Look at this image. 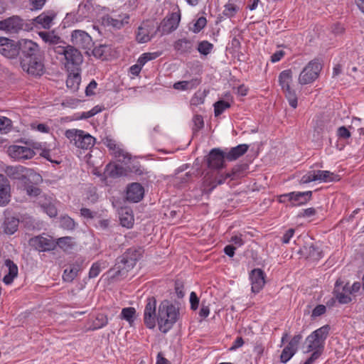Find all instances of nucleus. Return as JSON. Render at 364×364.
Instances as JSON below:
<instances>
[{
    "label": "nucleus",
    "mask_w": 364,
    "mask_h": 364,
    "mask_svg": "<svg viewBox=\"0 0 364 364\" xmlns=\"http://www.w3.org/2000/svg\"><path fill=\"white\" fill-rule=\"evenodd\" d=\"M230 107V104L228 102L224 100H219L214 104V114L215 117H218L222 114L225 109Z\"/></svg>",
    "instance_id": "nucleus-46"
},
{
    "label": "nucleus",
    "mask_w": 364,
    "mask_h": 364,
    "mask_svg": "<svg viewBox=\"0 0 364 364\" xmlns=\"http://www.w3.org/2000/svg\"><path fill=\"white\" fill-rule=\"evenodd\" d=\"M39 154L41 156L43 157L51 163L57 164H60V161L55 159V156L52 153L49 145L46 149L43 150V152H40Z\"/></svg>",
    "instance_id": "nucleus-49"
},
{
    "label": "nucleus",
    "mask_w": 364,
    "mask_h": 364,
    "mask_svg": "<svg viewBox=\"0 0 364 364\" xmlns=\"http://www.w3.org/2000/svg\"><path fill=\"white\" fill-rule=\"evenodd\" d=\"M232 0H229L228 2L224 6V10L223 11V16L226 18H232L235 16L237 12L239 11V7L234 4L231 3Z\"/></svg>",
    "instance_id": "nucleus-44"
},
{
    "label": "nucleus",
    "mask_w": 364,
    "mask_h": 364,
    "mask_svg": "<svg viewBox=\"0 0 364 364\" xmlns=\"http://www.w3.org/2000/svg\"><path fill=\"white\" fill-rule=\"evenodd\" d=\"M18 45L13 40L0 37V53L8 58H14L18 55Z\"/></svg>",
    "instance_id": "nucleus-19"
},
{
    "label": "nucleus",
    "mask_w": 364,
    "mask_h": 364,
    "mask_svg": "<svg viewBox=\"0 0 364 364\" xmlns=\"http://www.w3.org/2000/svg\"><path fill=\"white\" fill-rule=\"evenodd\" d=\"M330 326L326 324L311 333L305 340L306 350L304 353H310L320 358L324 351L326 340L330 331Z\"/></svg>",
    "instance_id": "nucleus-3"
},
{
    "label": "nucleus",
    "mask_w": 364,
    "mask_h": 364,
    "mask_svg": "<svg viewBox=\"0 0 364 364\" xmlns=\"http://www.w3.org/2000/svg\"><path fill=\"white\" fill-rule=\"evenodd\" d=\"M173 49L182 56H189L194 51L193 41L186 38H179L173 43Z\"/></svg>",
    "instance_id": "nucleus-22"
},
{
    "label": "nucleus",
    "mask_w": 364,
    "mask_h": 364,
    "mask_svg": "<svg viewBox=\"0 0 364 364\" xmlns=\"http://www.w3.org/2000/svg\"><path fill=\"white\" fill-rule=\"evenodd\" d=\"M240 171V167L235 166L232 169L231 171L220 174L218 177H216L213 181L210 182V188L208 190L204 187L203 192L210 193L214 188L217 187V186L224 183L228 178H230L231 180L236 179L239 176Z\"/></svg>",
    "instance_id": "nucleus-20"
},
{
    "label": "nucleus",
    "mask_w": 364,
    "mask_h": 364,
    "mask_svg": "<svg viewBox=\"0 0 364 364\" xmlns=\"http://www.w3.org/2000/svg\"><path fill=\"white\" fill-rule=\"evenodd\" d=\"M23 189L26 191L27 195L31 197L38 196L41 194V189L34 186L33 183L27 186H25Z\"/></svg>",
    "instance_id": "nucleus-57"
},
{
    "label": "nucleus",
    "mask_w": 364,
    "mask_h": 364,
    "mask_svg": "<svg viewBox=\"0 0 364 364\" xmlns=\"http://www.w3.org/2000/svg\"><path fill=\"white\" fill-rule=\"evenodd\" d=\"M22 21L18 16H12L0 21V29L15 33L22 28Z\"/></svg>",
    "instance_id": "nucleus-27"
},
{
    "label": "nucleus",
    "mask_w": 364,
    "mask_h": 364,
    "mask_svg": "<svg viewBox=\"0 0 364 364\" xmlns=\"http://www.w3.org/2000/svg\"><path fill=\"white\" fill-rule=\"evenodd\" d=\"M160 55L159 52L144 53L139 57L136 63L143 68L146 63L157 58Z\"/></svg>",
    "instance_id": "nucleus-43"
},
{
    "label": "nucleus",
    "mask_w": 364,
    "mask_h": 364,
    "mask_svg": "<svg viewBox=\"0 0 364 364\" xmlns=\"http://www.w3.org/2000/svg\"><path fill=\"white\" fill-rule=\"evenodd\" d=\"M205 95L200 92H196L191 99V104L192 105L198 106L204 102Z\"/></svg>",
    "instance_id": "nucleus-52"
},
{
    "label": "nucleus",
    "mask_w": 364,
    "mask_h": 364,
    "mask_svg": "<svg viewBox=\"0 0 364 364\" xmlns=\"http://www.w3.org/2000/svg\"><path fill=\"white\" fill-rule=\"evenodd\" d=\"M156 299L154 296H149L146 299L144 310V322L148 328L153 329L156 326Z\"/></svg>",
    "instance_id": "nucleus-10"
},
{
    "label": "nucleus",
    "mask_w": 364,
    "mask_h": 364,
    "mask_svg": "<svg viewBox=\"0 0 364 364\" xmlns=\"http://www.w3.org/2000/svg\"><path fill=\"white\" fill-rule=\"evenodd\" d=\"M30 245L39 252H48L55 248V242L50 236L38 235L31 238Z\"/></svg>",
    "instance_id": "nucleus-16"
},
{
    "label": "nucleus",
    "mask_w": 364,
    "mask_h": 364,
    "mask_svg": "<svg viewBox=\"0 0 364 364\" xmlns=\"http://www.w3.org/2000/svg\"><path fill=\"white\" fill-rule=\"evenodd\" d=\"M55 17L53 11H45L33 19V23L37 28L49 29Z\"/></svg>",
    "instance_id": "nucleus-29"
},
{
    "label": "nucleus",
    "mask_w": 364,
    "mask_h": 364,
    "mask_svg": "<svg viewBox=\"0 0 364 364\" xmlns=\"http://www.w3.org/2000/svg\"><path fill=\"white\" fill-rule=\"evenodd\" d=\"M4 266L7 269V272L3 278V282L6 285H10L13 283L14 279L17 277L18 269L17 265L10 259L5 260Z\"/></svg>",
    "instance_id": "nucleus-30"
},
{
    "label": "nucleus",
    "mask_w": 364,
    "mask_h": 364,
    "mask_svg": "<svg viewBox=\"0 0 364 364\" xmlns=\"http://www.w3.org/2000/svg\"><path fill=\"white\" fill-rule=\"evenodd\" d=\"M57 52L65 56V67L68 72L80 71V66L83 61L81 53L76 48L72 46L60 47Z\"/></svg>",
    "instance_id": "nucleus-4"
},
{
    "label": "nucleus",
    "mask_w": 364,
    "mask_h": 364,
    "mask_svg": "<svg viewBox=\"0 0 364 364\" xmlns=\"http://www.w3.org/2000/svg\"><path fill=\"white\" fill-rule=\"evenodd\" d=\"M129 18L128 14L112 12L104 18V21L107 26L119 30L129 24Z\"/></svg>",
    "instance_id": "nucleus-13"
},
{
    "label": "nucleus",
    "mask_w": 364,
    "mask_h": 364,
    "mask_svg": "<svg viewBox=\"0 0 364 364\" xmlns=\"http://www.w3.org/2000/svg\"><path fill=\"white\" fill-rule=\"evenodd\" d=\"M65 136L70 140V143H73L78 149L87 150L95 144V139L83 130L67 129Z\"/></svg>",
    "instance_id": "nucleus-5"
},
{
    "label": "nucleus",
    "mask_w": 364,
    "mask_h": 364,
    "mask_svg": "<svg viewBox=\"0 0 364 364\" xmlns=\"http://www.w3.org/2000/svg\"><path fill=\"white\" fill-rule=\"evenodd\" d=\"M213 48V45L208 41H202L198 43L197 50L203 55H207L211 53Z\"/></svg>",
    "instance_id": "nucleus-45"
},
{
    "label": "nucleus",
    "mask_w": 364,
    "mask_h": 364,
    "mask_svg": "<svg viewBox=\"0 0 364 364\" xmlns=\"http://www.w3.org/2000/svg\"><path fill=\"white\" fill-rule=\"evenodd\" d=\"M22 70L28 75L34 77H41L46 72L44 58L43 54L32 58L20 61Z\"/></svg>",
    "instance_id": "nucleus-7"
},
{
    "label": "nucleus",
    "mask_w": 364,
    "mask_h": 364,
    "mask_svg": "<svg viewBox=\"0 0 364 364\" xmlns=\"http://www.w3.org/2000/svg\"><path fill=\"white\" fill-rule=\"evenodd\" d=\"M71 41L74 46L83 50H90L92 44L90 36L82 30H75L72 32Z\"/></svg>",
    "instance_id": "nucleus-14"
},
{
    "label": "nucleus",
    "mask_w": 364,
    "mask_h": 364,
    "mask_svg": "<svg viewBox=\"0 0 364 364\" xmlns=\"http://www.w3.org/2000/svg\"><path fill=\"white\" fill-rule=\"evenodd\" d=\"M207 23V20L205 17H199L193 24V28H192V31L195 33H199Z\"/></svg>",
    "instance_id": "nucleus-51"
},
{
    "label": "nucleus",
    "mask_w": 364,
    "mask_h": 364,
    "mask_svg": "<svg viewBox=\"0 0 364 364\" xmlns=\"http://www.w3.org/2000/svg\"><path fill=\"white\" fill-rule=\"evenodd\" d=\"M38 36L45 42L49 44H58L60 41V38L55 35L54 32L41 31Z\"/></svg>",
    "instance_id": "nucleus-42"
},
{
    "label": "nucleus",
    "mask_w": 364,
    "mask_h": 364,
    "mask_svg": "<svg viewBox=\"0 0 364 364\" xmlns=\"http://www.w3.org/2000/svg\"><path fill=\"white\" fill-rule=\"evenodd\" d=\"M26 167L23 166H8L5 168V173L8 177L13 180H19L23 178V173L26 170Z\"/></svg>",
    "instance_id": "nucleus-34"
},
{
    "label": "nucleus",
    "mask_w": 364,
    "mask_h": 364,
    "mask_svg": "<svg viewBox=\"0 0 364 364\" xmlns=\"http://www.w3.org/2000/svg\"><path fill=\"white\" fill-rule=\"evenodd\" d=\"M309 255L311 259L318 260L322 257V252L318 247L311 245L309 247Z\"/></svg>",
    "instance_id": "nucleus-55"
},
{
    "label": "nucleus",
    "mask_w": 364,
    "mask_h": 364,
    "mask_svg": "<svg viewBox=\"0 0 364 364\" xmlns=\"http://www.w3.org/2000/svg\"><path fill=\"white\" fill-rule=\"evenodd\" d=\"M251 282V290L253 293H259L265 284V274L261 269L257 268L251 271L250 274Z\"/></svg>",
    "instance_id": "nucleus-21"
},
{
    "label": "nucleus",
    "mask_w": 364,
    "mask_h": 364,
    "mask_svg": "<svg viewBox=\"0 0 364 364\" xmlns=\"http://www.w3.org/2000/svg\"><path fill=\"white\" fill-rule=\"evenodd\" d=\"M23 176L22 177L23 178L19 179L18 181H21L23 188H25V186H27L30 185L31 183H32L31 178H33V179L35 178H37L38 180L41 178L40 175L36 174V172L33 169L28 168H26V170L25 171V173H23Z\"/></svg>",
    "instance_id": "nucleus-41"
},
{
    "label": "nucleus",
    "mask_w": 364,
    "mask_h": 364,
    "mask_svg": "<svg viewBox=\"0 0 364 364\" xmlns=\"http://www.w3.org/2000/svg\"><path fill=\"white\" fill-rule=\"evenodd\" d=\"M226 154L218 148L213 149L207 159L208 166L211 169H221L225 166Z\"/></svg>",
    "instance_id": "nucleus-18"
},
{
    "label": "nucleus",
    "mask_w": 364,
    "mask_h": 364,
    "mask_svg": "<svg viewBox=\"0 0 364 364\" xmlns=\"http://www.w3.org/2000/svg\"><path fill=\"white\" fill-rule=\"evenodd\" d=\"M190 304L191 309L193 311H196L198 308L199 305V298L198 297L196 292L192 291L190 294Z\"/></svg>",
    "instance_id": "nucleus-63"
},
{
    "label": "nucleus",
    "mask_w": 364,
    "mask_h": 364,
    "mask_svg": "<svg viewBox=\"0 0 364 364\" xmlns=\"http://www.w3.org/2000/svg\"><path fill=\"white\" fill-rule=\"evenodd\" d=\"M279 84L285 94L289 105L295 109L297 107L298 98L296 91L290 86L292 82V72L290 69L282 71L278 77Z\"/></svg>",
    "instance_id": "nucleus-6"
},
{
    "label": "nucleus",
    "mask_w": 364,
    "mask_h": 364,
    "mask_svg": "<svg viewBox=\"0 0 364 364\" xmlns=\"http://www.w3.org/2000/svg\"><path fill=\"white\" fill-rule=\"evenodd\" d=\"M326 311V307L325 305L318 304L315 306L312 311L311 317L316 318L324 314Z\"/></svg>",
    "instance_id": "nucleus-62"
},
{
    "label": "nucleus",
    "mask_w": 364,
    "mask_h": 364,
    "mask_svg": "<svg viewBox=\"0 0 364 364\" xmlns=\"http://www.w3.org/2000/svg\"><path fill=\"white\" fill-rule=\"evenodd\" d=\"M315 173L316 181L330 183L339 180V177L337 174L329 171L318 170L315 171Z\"/></svg>",
    "instance_id": "nucleus-36"
},
{
    "label": "nucleus",
    "mask_w": 364,
    "mask_h": 364,
    "mask_svg": "<svg viewBox=\"0 0 364 364\" xmlns=\"http://www.w3.org/2000/svg\"><path fill=\"white\" fill-rule=\"evenodd\" d=\"M119 214L120 224L127 228H132L134 220L132 210L127 208H122Z\"/></svg>",
    "instance_id": "nucleus-33"
},
{
    "label": "nucleus",
    "mask_w": 364,
    "mask_h": 364,
    "mask_svg": "<svg viewBox=\"0 0 364 364\" xmlns=\"http://www.w3.org/2000/svg\"><path fill=\"white\" fill-rule=\"evenodd\" d=\"M312 191H294L288 193L285 197L290 198L291 206H300L307 203L311 198Z\"/></svg>",
    "instance_id": "nucleus-26"
},
{
    "label": "nucleus",
    "mask_w": 364,
    "mask_h": 364,
    "mask_svg": "<svg viewBox=\"0 0 364 364\" xmlns=\"http://www.w3.org/2000/svg\"><path fill=\"white\" fill-rule=\"evenodd\" d=\"M20 61L42 55L38 45L31 40L22 39L18 42Z\"/></svg>",
    "instance_id": "nucleus-9"
},
{
    "label": "nucleus",
    "mask_w": 364,
    "mask_h": 364,
    "mask_svg": "<svg viewBox=\"0 0 364 364\" xmlns=\"http://www.w3.org/2000/svg\"><path fill=\"white\" fill-rule=\"evenodd\" d=\"M113 154L115 158L118 159L119 161H124L125 160H130L131 157L129 154L124 151L119 146H117L115 150H113Z\"/></svg>",
    "instance_id": "nucleus-50"
},
{
    "label": "nucleus",
    "mask_w": 364,
    "mask_h": 364,
    "mask_svg": "<svg viewBox=\"0 0 364 364\" xmlns=\"http://www.w3.org/2000/svg\"><path fill=\"white\" fill-rule=\"evenodd\" d=\"M141 256L140 248L131 247L117 259L114 266L109 269L110 277L119 279L127 276V272L133 269Z\"/></svg>",
    "instance_id": "nucleus-1"
},
{
    "label": "nucleus",
    "mask_w": 364,
    "mask_h": 364,
    "mask_svg": "<svg viewBox=\"0 0 364 364\" xmlns=\"http://www.w3.org/2000/svg\"><path fill=\"white\" fill-rule=\"evenodd\" d=\"M83 260L77 259L70 263L63 271V280L65 282H72L82 269Z\"/></svg>",
    "instance_id": "nucleus-23"
},
{
    "label": "nucleus",
    "mask_w": 364,
    "mask_h": 364,
    "mask_svg": "<svg viewBox=\"0 0 364 364\" xmlns=\"http://www.w3.org/2000/svg\"><path fill=\"white\" fill-rule=\"evenodd\" d=\"M12 121L4 116H0V133L6 134L11 130Z\"/></svg>",
    "instance_id": "nucleus-47"
},
{
    "label": "nucleus",
    "mask_w": 364,
    "mask_h": 364,
    "mask_svg": "<svg viewBox=\"0 0 364 364\" xmlns=\"http://www.w3.org/2000/svg\"><path fill=\"white\" fill-rule=\"evenodd\" d=\"M101 272V263L99 262L92 264L89 270V278L92 279L97 277Z\"/></svg>",
    "instance_id": "nucleus-54"
},
{
    "label": "nucleus",
    "mask_w": 364,
    "mask_h": 364,
    "mask_svg": "<svg viewBox=\"0 0 364 364\" xmlns=\"http://www.w3.org/2000/svg\"><path fill=\"white\" fill-rule=\"evenodd\" d=\"M9 155L16 160H26L32 159L36 152L30 147L18 145H12L8 148Z\"/></svg>",
    "instance_id": "nucleus-15"
},
{
    "label": "nucleus",
    "mask_w": 364,
    "mask_h": 364,
    "mask_svg": "<svg viewBox=\"0 0 364 364\" xmlns=\"http://www.w3.org/2000/svg\"><path fill=\"white\" fill-rule=\"evenodd\" d=\"M136 316V309L134 307H126L122 309L120 318L127 321L130 326L134 323Z\"/></svg>",
    "instance_id": "nucleus-39"
},
{
    "label": "nucleus",
    "mask_w": 364,
    "mask_h": 364,
    "mask_svg": "<svg viewBox=\"0 0 364 364\" xmlns=\"http://www.w3.org/2000/svg\"><path fill=\"white\" fill-rule=\"evenodd\" d=\"M11 197L10 183L6 176L0 174V206L8 205Z\"/></svg>",
    "instance_id": "nucleus-25"
},
{
    "label": "nucleus",
    "mask_w": 364,
    "mask_h": 364,
    "mask_svg": "<svg viewBox=\"0 0 364 364\" xmlns=\"http://www.w3.org/2000/svg\"><path fill=\"white\" fill-rule=\"evenodd\" d=\"M193 132H198L204 126L203 118L201 115L196 114L193 117Z\"/></svg>",
    "instance_id": "nucleus-56"
},
{
    "label": "nucleus",
    "mask_w": 364,
    "mask_h": 364,
    "mask_svg": "<svg viewBox=\"0 0 364 364\" xmlns=\"http://www.w3.org/2000/svg\"><path fill=\"white\" fill-rule=\"evenodd\" d=\"M313 181H316L315 170L307 172L301 178V183H309Z\"/></svg>",
    "instance_id": "nucleus-60"
},
{
    "label": "nucleus",
    "mask_w": 364,
    "mask_h": 364,
    "mask_svg": "<svg viewBox=\"0 0 364 364\" xmlns=\"http://www.w3.org/2000/svg\"><path fill=\"white\" fill-rule=\"evenodd\" d=\"M104 174L110 178H117L124 175L125 170L121 165L109 164L105 168Z\"/></svg>",
    "instance_id": "nucleus-37"
},
{
    "label": "nucleus",
    "mask_w": 364,
    "mask_h": 364,
    "mask_svg": "<svg viewBox=\"0 0 364 364\" xmlns=\"http://www.w3.org/2000/svg\"><path fill=\"white\" fill-rule=\"evenodd\" d=\"M60 224L62 228L68 230H74L75 228L74 220L68 215H64L60 218Z\"/></svg>",
    "instance_id": "nucleus-48"
},
{
    "label": "nucleus",
    "mask_w": 364,
    "mask_h": 364,
    "mask_svg": "<svg viewBox=\"0 0 364 364\" xmlns=\"http://www.w3.org/2000/svg\"><path fill=\"white\" fill-rule=\"evenodd\" d=\"M19 220L14 216L6 217L3 223L4 231L6 234L13 235L18 228Z\"/></svg>",
    "instance_id": "nucleus-35"
},
{
    "label": "nucleus",
    "mask_w": 364,
    "mask_h": 364,
    "mask_svg": "<svg viewBox=\"0 0 364 364\" xmlns=\"http://www.w3.org/2000/svg\"><path fill=\"white\" fill-rule=\"evenodd\" d=\"M249 149V146L246 144H239L230 149L226 154L225 156L228 161H235L239 157L245 154Z\"/></svg>",
    "instance_id": "nucleus-31"
},
{
    "label": "nucleus",
    "mask_w": 364,
    "mask_h": 364,
    "mask_svg": "<svg viewBox=\"0 0 364 364\" xmlns=\"http://www.w3.org/2000/svg\"><path fill=\"white\" fill-rule=\"evenodd\" d=\"M336 135L340 139H347L351 136L350 132L345 126L338 127Z\"/></svg>",
    "instance_id": "nucleus-59"
},
{
    "label": "nucleus",
    "mask_w": 364,
    "mask_h": 364,
    "mask_svg": "<svg viewBox=\"0 0 364 364\" xmlns=\"http://www.w3.org/2000/svg\"><path fill=\"white\" fill-rule=\"evenodd\" d=\"M321 65L317 60H312L303 68L299 76V83L301 85L311 84L318 77Z\"/></svg>",
    "instance_id": "nucleus-8"
},
{
    "label": "nucleus",
    "mask_w": 364,
    "mask_h": 364,
    "mask_svg": "<svg viewBox=\"0 0 364 364\" xmlns=\"http://www.w3.org/2000/svg\"><path fill=\"white\" fill-rule=\"evenodd\" d=\"M294 233H295V230L294 228H289V230H287L282 237V240H281L283 244L289 243V242H290L291 239L293 237Z\"/></svg>",
    "instance_id": "nucleus-64"
},
{
    "label": "nucleus",
    "mask_w": 364,
    "mask_h": 364,
    "mask_svg": "<svg viewBox=\"0 0 364 364\" xmlns=\"http://www.w3.org/2000/svg\"><path fill=\"white\" fill-rule=\"evenodd\" d=\"M181 21L179 12H173L168 15L160 23L158 30L163 35L171 33L178 27Z\"/></svg>",
    "instance_id": "nucleus-12"
},
{
    "label": "nucleus",
    "mask_w": 364,
    "mask_h": 364,
    "mask_svg": "<svg viewBox=\"0 0 364 364\" xmlns=\"http://www.w3.org/2000/svg\"><path fill=\"white\" fill-rule=\"evenodd\" d=\"M244 235L237 234L231 237L230 242H232L236 247H242L245 244Z\"/></svg>",
    "instance_id": "nucleus-58"
},
{
    "label": "nucleus",
    "mask_w": 364,
    "mask_h": 364,
    "mask_svg": "<svg viewBox=\"0 0 364 364\" xmlns=\"http://www.w3.org/2000/svg\"><path fill=\"white\" fill-rule=\"evenodd\" d=\"M66 85L70 90L75 92L78 90L81 81L80 71L68 72Z\"/></svg>",
    "instance_id": "nucleus-38"
},
{
    "label": "nucleus",
    "mask_w": 364,
    "mask_h": 364,
    "mask_svg": "<svg viewBox=\"0 0 364 364\" xmlns=\"http://www.w3.org/2000/svg\"><path fill=\"white\" fill-rule=\"evenodd\" d=\"M55 246L58 245L60 249L64 251H70L75 246L74 238L72 237H63L57 240Z\"/></svg>",
    "instance_id": "nucleus-40"
},
{
    "label": "nucleus",
    "mask_w": 364,
    "mask_h": 364,
    "mask_svg": "<svg viewBox=\"0 0 364 364\" xmlns=\"http://www.w3.org/2000/svg\"><path fill=\"white\" fill-rule=\"evenodd\" d=\"M201 82L199 78H193L191 80H182L175 82L173 87L177 90L185 91L196 88Z\"/></svg>",
    "instance_id": "nucleus-32"
},
{
    "label": "nucleus",
    "mask_w": 364,
    "mask_h": 364,
    "mask_svg": "<svg viewBox=\"0 0 364 364\" xmlns=\"http://www.w3.org/2000/svg\"><path fill=\"white\" fill-rule=\"evenodd\" d=\"M154 33L153 23L149 21H143L136 32V41L139 43H147L151 41Z\"/></svg>",
    "instance_id": "nucleus-17"
},
{
    "label": "nucleus",
    "mask_w": 364,
    "mask_h": 364,
    "mask_svg": "<svg viewBox=\"0 0 364 364\" xmlns=\"http://www.w3.org/2000/svg\"><path fill=\"white\" fill-rule=\"evenodd\" d=\"M38 204L49 217L55 218L58 215L55 200L53 198L46 195L41 196L38 199Z\"/></svg>",
    "instance_id": "nucleus-24"
},
{
    "label": "nucleus",
    "mask_w": 364,
    "mask_h": 364,
    "mask_svg": "<svg viewBox=\"0 0 364 364\" xmlns=\"http://www.w3.org/2000/svg\"><path fill=\"white\" fill-rule=\"evenodd\" d=\"M333 293L341 304H347L352 301L349 283H345L341 279L336 280Z\"/></svg>",
    "instance_id": "nucleus-11"
},
{
    "label": "nucleus",
    "mask_w": 364,
    "mask_h": 364,
    "mask_svg": "<svg viewBox=\"0 0 364 364\" xmlns=\"http://www.w3.org/2000/svg\"><path fill=\"white\" fill-rule=\"evenodd\" d=\"M180 318L179 307L168 301H162L159 306L157 323L161 332L166 333Z\"/></svg>",
    "instance_id": "nucleus-2"
},
{
    "label": "nucleus",
    "mask_w": 364,
    "mask_h": 364,
    "mask_svg": "<svg viewBox=\"0 0 364 364\" xmlns=\"http://www.w3.org/2000/svg\"><path fill=\"white\" fill-rule=\"evenodd\" d=\"M295 354L289 350V348H284L280 355V360L283 363H287Z\"/></svg>",
    "instance_id": "nucleus-61"
},
{
    "label": "nucleus",
    "mask_w": 364,
    "mask_h": 364,
    "mask_svg": "<svg viewBox=\"0 0 364 364\" xmlns=\"http://www.w3.org/2000/svg\"><path fill=\"white\" fill-rule=\"evenodd\" d=\"M28 6L31 11H39L46 4V0H28Z\"/></svg>",
    "instance_id": "nucleus-53"
},
{
    "label": "nucleus",
    "mask_w": 364,
    "mask_h": 364,
    "mask_svg": "<svg viewBox=\"0 0 364 364\" xmlns=\"http://www.w3.org/2000/svg\"><path fill=\"white\" fill-rule=\"evenodd\" d=\"M144 194L143 186L138 183H133L127 186V199L129 201L137 203L140 201Z\"/></svg>",
    "instance_id": "nucleus-28"
}]
</instances>
